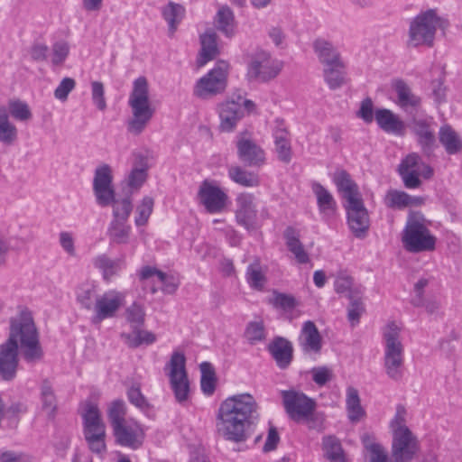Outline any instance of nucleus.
I'll return each mask as SVG.
<instances>
[{
    "instance_id": "nucleus-1",
    "label": "nucleus",
    "mask_w": 462,
    "mask_h": 462,
    "mask_svg": "<svg viewBox=\"0 0 462 462\" xmlns=\"http://www.w3.org/2000/svg\"><path fill=\"white\" fill-rule=\"evenodd\" d=\"M258 418L254 398L249 393L236 394L220 403L216 417L217 430L226 440L244 442Z\"/></svg>"
},
{
    "instance_id": "nucleus-2",
    "label": "nucleus",
    "mask_w": 462,
    "mask_h": 462,
    "mask_svg": "<svg viewBox=\"0 0 462 462\" xmlns=\"http://www.w3.org/2000/svg\"><path fill=\"white\" fill-rule=\"evenodd\" d=\"M9 323V335L5 341L9 345L13 343V346L20 350L25 362L35 364L41 361L43 350L32 313L27 310H22L15 317L10 319Z\"/></svg>"
},
{
    "instance_id": "nucleus-3",
    "label": "nucleus",
    "mask_w": 462,
    "mask_h": 462,
    "mask_svg": "<svg viewBox=\"0 0 462 462\" xmlns=\"http://www.w3.org/2000/svg\"><path fill=\"white\" fill-rule=\"evenodd\" d=\"M132 117L127 121V131L138 135L146 128L153 116L149 97V85L145 77H139L133 82V88L128 98Z\"/></svg>"
},
{
    "instance_id": "nucleus-4",
    "label": "nucleus",
    "mask_w": 462,
    "mask_h": 462,
    "mask_svg": "<svg viewBox=\"0 0 462 462\" xmlns=\"http://www.w3.org/2000/svg\"><path fill=\"white\" fill-rule=\"evenodd\" d=\"M420 215H410L402 231V242L406 251L413 254L435 250L437 237Z\"/></svg>"
},
{
    "instance_id": "nucleus-5",
    "label": "nucleus",
    "mask_w": 462,
    "mask_h": 462,
    "mask_svg": "<svg viewBox=\"0 0 462 462\" xmlns=\"http://www.w3.org/2000/svg\"><path fill=\"white\" fill-rule=\"evenodd\" d=\"M400 328L389 323L383 330L385 373L389 378L399 381L403 376L404 347L400 339Z\"/></svg>"
},
{
    "instance_id": "nucleus-6",
    "label": "nucleus",
    "mask_w": 462,
    "mask_h": 462,
    "mask_svg": "<svg viewBox=\"0 0 462 462\" xmlns=\"http://www.w3.org/2000/svg\"><path fill=\"white\" fill-rule=\"evenodd\" d=\"M440 22V18L431 9L418 14L410 23L408 44L412 47H431Z\"/></svg>"
},
{
    "instance_id": "nucleus-7",
    "label": "nucleus",
    "mask_w": 462,
    "mask_h": 462,
    "mask_svg": "<svg viewBox=\"0 0 462 462\" xmlns=\"http://www.w3.org/2000/svg\"><path fill=\"white\" fill-rule=\"evenodd\" d=\"M282 69V61L273 58L269 52L261 51L252 56L247 65L246 78L249 81L265 83L275 79Z\"/></svg>"
},
{
    "instance_id": "nucleus-8",
    "label": "nucleus",
    "mask_w": 462,
    "mask_h": 462,
    "mask_svg": "<svg viewBox=\"0 0 462 462\" xmlns=\"http://www.w3.org/2000/svg\"><path fill=\"white\" fill-rule=\"evenodd\" d=\"M226 86L227 64L221 61L197 81L193 93L201 99H208L223 93Z\"/></svg>"
},
{
    "instance_id": "nucleus-9",
    "label": "nucleus",
    "mask_w": 462,
    "mask_h": 462,
    "mask_svg": "<svg viewBox=\"0 0 462 462\" xmlns=\"http://www.w3.org/2000/svg\"><path fill=\"white\" fill-rule=\"evenodd\" d=\"M281 396L282 405L290 419L294 421L302 419L310 421L313 420V412L316 408V402L313 399L294 389L281 391Z\"/></svg>"
},
{
    "instance_id": "nucleus-10",
    "label": "nucleus",
    "mask_w": 462,
    "mask_h": 462,
    "mask_svg": "<svg viewBox=\"0 0 462 462\" xmlns=\"http://www.w3.org/2000/svg\"><path fill=\"white\" fill-rule=\"evenodd\" d=\"M167 368H169L168 376L171 387L177 402L181 403L187 401L189 393V383L186 372L185 356L178 351L173 352L165 369Z\"/></svg>"
},
{
    "instance_id": "nucleus-11",
    "label": "nucleus",
    "mask_w": 462,
    "mask_h": 462,
    "mask_svg": "<svg viewBox=\"0 0 462 462\" xmlns=\"http://www.w3.org/2000/svg\"><path fill=\"white\" fill-rule=\"evenodd\" d=\"M419 449V441L410 429L399 430L393 434L391 452L394 462H411Z\"/></svg>"
},
{
    "instance_id": "nucleus-12",
    "label": "nucleus",
    "mask_w": 462,
    "mask_h": 462,
    "mask_svg": "<svg viewBox=\"0 0 462 462\" xmlns=\"http://www.w3.org/2000/svg\"><path fill=\"white\" fill-rule=\"evenodd\" d=\"M125 298L123 292L115 290L96 296L92 322L99 323L104 319L115 317L117 310L125 303Z\"/></svg>"
},
{
    "instance_id": "nucleus-13",
    "label": "nucleus",
    "mask_w": 462,
    "mask_h": 462,
    "mask_svg": "<svg viewBox=\"0 0 462 462\" xmlns=\"http://www.w3.org/2000/svg\"><path fill=\"white\" fill-rule=\"evenodd\" d=\"M347 225L356 238H365L370 226L368 210L365 207L363 199L345 203Z\"/></svg>"
},
{
    "instance_id": "nucleus-14",
    "label": "nucleus",
    "mask_w": 462,
    "mask_h": 462,
    "mask_svg": "<svg viewBox=\"0 0 462 462\" xmlns=\"http://www.w3.org/2000/svg\"><path fill=\"white\" fill-rule=\"evenodd\" d=\"M432 117L416 118L413 117L411 128L416 137L418 145L422 153L428 157L431 156L437 148V141Z\"/></svg>"
},
{
    "instance_id": "nucleus-15",
    "label": "nucleus",
    "mask_w": 462,
    "mask_h": 462,
    "mask_svg": "<svg viewBox=\"0 0 462 462\" xmlns=\"http://www.w3.org/2000/svg\"><path fill=\"white\" fill-rule=\"evenodd\" d=\"M116 442L122 446L137 449L143 444V430L135 420H127L113 427Z\"/></svg>"
},
{
    "instance_id": "nucleus-16",
    "label": "nucleus",
    "mask_w": 462,
    "mask_h": 462,
    "mask_svg": "<svg viewBox=\"0 0 462 462\" xmlns=\"http://www.w3.org/2000/svg\"><path fill=\"white\" fill-rule=\"evenodd\" d=\"M199 198L208 212L220 213L226 206L227 195L217 186L205 180L199 187Z\"/></svg>"
},
{
    "instance_id": "nucleus-17",
    "label": "nucleus",
    "mask_w": 462,
    "mask_h": 462,
    "mask_svg": "<svg viewBox=\"0 0 462 462\" xmlns=\"http://www.w3.org/2000/svg\"><path fill=\"white\" fill-rule=\"evenodd\" d=\"M254 200V196L247 192L238 194L236 199V222L247 230L255 227L257 209Z\"/></svg>"
},
{
    "instance_id": "nucleus-18",
    "label": "nucleus",
    "mask_w": 462,
    "mask_h": 462,
    "mask_svg": "<svg viewBox=\"0 0 462 462\" xmlns=\"http://www.w3.org/2000/svg\"><path fill=\"white\" fill-rule=\"evenodd\" d=\"M20 350L6 341L0 344V380L12 382L17 375Z\"/></svg>"
},
{
    "instance_id": "nucleus-19",
    "label": "nucleus",
    "mask_w": 462,
    "mask_h": 462,
    "mask_svg": "<svg viewBox=\"0 0 462 462\" xmlns=\"http://www.w3.org/2000/svg\"><path fill=\"white\" fill-rule=\"evenodd\" d=\"M239 160L249 167H261L265 162L264 151L254 141L241 138L236 143Z\"/></svg>"
},
{
    "instance_id": "nucleus-20",
    "label": "nucleus",
    "mask_w": 462,
    "mask_h": 462,
    "mask_svg": "<svg viewBox=\"0 0 462 462\" xmlns=\"http://www.w3.org/2000/svg\"><path fill=\"white\" fill-rule=\"evenodd\" d=\"M299 346L305 354H319L322 348V337L311 320L302 324L299 337Z\"/></svg>"
},
{
    "instance_id": "nucleus-21",
    "label": "nucleus",
    "mask_w": 462,
    "mask_h": 462,
    "mask_svg": "<svg viewBox=\"0 0 462 462\" xmlns=\"http://www.w3.org/2000/svg\"><path fill=\"white\" fill-rule=\"evenodd\" d=\"M314 53L323 67L339 65L342 60L338 49L329 41L324 38H318L312 44Z\"/></svg>"
},
{
    "instance_id": "nucleus-22",
    "label": "nucleus",
    "mask_w": 462,
    "mask_h": 462,
    "mask_svg": "<svg viewBox=\"0 0 462 462\" xmlns=\"http://www.w3.org/2000/svg\"><path fill=\"white\" fill-rule=\"evenodd\" d=\"M268 350L281 369L287 368L292 361V344L284 337H276L269 344Z\"/></svg>"
},
{
    "instance_id": "nucleus-23",
    "label": "nucleus",
    "mask_w": 462,
    "mask_h": 462,
    "mask_svg": "<svg viewBox=\"0 0 462 462\" xmlns=\"http://www.w3.org/2000/svg\"><path fill=\"white\" fill-rule=\"evenodd\" d=\"M333 180L338 192L342 194L345 203L362 199L357 184L352 180L350 174L344 170L335 172Z\"/></svg>"
},
{
    "instance_id": "nucleus-24",
    "label": "nucleus",
    "mask_w": 462,
    "mask_h": 462,
    "mask_svg": "<svg viewBox=\"0 0 462 462\" xmlns=\"http://www.w3.org/2000/svg\"><path fill=\"white\" fill-rule=\"evenodd\" d=\"M311 189L317 199V205L322 217L327 220L333 217L337 208L333 195L319 182H313Z\"/></svg>"
},
{
    "instance_id": "nucleus-25",
    "label": "nucleus",
    "mask_w": 462,
    "mask_h": 462,
    "mask_svg": "<svg viewBox=\"0 0 462 462\" xmlns=\"http://www.w3.org/2000/svg\"><path fill=\"white\" fill-rule=\"evenodd\" d=\"M218 114L221 130L231 132L244 116V108H241L237 103L224 102L219 105Z\"/></svg>"
},
{
    "instance_id": "nucleus-26",
    "label": "nucleus",
    "mask_w": 462,
    "mask_h": 462,
    "mask_svg": "<svg viewBox=\"0 0 462 462\" xmlns=\"http://www.w3.org/2000/svg\"><path fill=\"white\" fill-rule=\"evenodd\" d=\"M148 170L147 157L141 153L135 154L133 168L125 180L127 187L132 191L137 190L143 186L148 177Z\"/></svg>"
},
{
    "instance_id": "nucleus-27",
    "label": "nucleus",
    "mask_w": 462,
    "mask_h": 462,
    "mask_svg": "<svg viewBox=\"0 0 462 462\" xmlns=\"http://www.w3.org/2000/svg\"><path fill=\"white\" fill-rule=\"evenodd\" d=\"M374 119L379 127L386 133L396 135H402L404 133L403 122L389 109H377L374 113Z\"/></svg>"
},
{
    "instance_id": "nucleus-28",
    "label": "nucleus",
    "mask_w": 462,
    "mask_h": 462,
    "mask_svg": "<svg viewBox=\"0 0 462 462\" xmlns=\"http://www.w3.org/2000/svg\"><path fill=\"white\" fill-rule=\"evenodd\" d=\"M201 49L197 60L199 67H203L218 55L217 35L213 31H208L200 35Z\"/></svg>"
},
{
    "instance_id": "nucleus-29",
    "label": "nucleus",
    "mask_w": 462,
    "mask_h": 462,
    "mask_svg": "<svg viewBox=\"0 0 462 462\" xmlns=\"http://www.w3.org/2000/svg\"><path fill=\"white\" fill-rule=\"evenodd\" d=\"M439 141L448 155H457L462 152V138L449 125L440 126Z\"/></svg>"
},
{
    "instance_id": "nucleus-30",
    "label": "nucleus",
    "mask_w": 462,
    "mask_h": 462,
    "mask_svg": "<svg viewBox=\"0 0 462 462\" xmlns=\"http://www.w3.org/2000/svg\"><path fill=\"white\" fill-rule=\"evenodd\" d=\"M216 28L226 37L232 38L236 34V23L234 12L228 5H222L215 16Z\"/></svg>"
},
{
    "instance_id": "nucleus-31",
    "label": "nucleus",
    "mask_w": 462,
    "mask_h": 462,
    "mask_svg": "<svg viewBox=\"0 0 462 462\" xmlns=\"http://www.w3.org/2000/svg\"><path fill=\"white\" fill-rule=\"evenodd\" d=\"M92 263L102 273L103 278L106 282L116 276L124 266L123 259H111L106 254L96 256Z\"/></svg>"
},
{
    "instance_id": "nucleus-32",
    "label": "nucleus",
    "mask_w": 462,
    "mask_h": 462,
    "mask_svg": "<svg viewBox=\"0 0 462 462\" xmlns=\"http://www.w3.org/2000/svg\"><path fill=\"white\" fill-rule=\"evenodd\" d=\"M393 88L398 97V105L402 109L406 111L408 108L417 109L420 106L421 98L415 95L403 80H396Z\"/></svg>"
},
{
    "instance_id": "nucleus-33",
    "label": "nucleus",
    "mask_w": 462,
    "mask_h": 462,
    "mask_svg": "<svg viewBox=\"0 0 462 462\" xmlns=\"http://www.w3.org/2000/svg\"><path fill=\"white\" fill-rule=\"evenodd\" d=\"M132 227L128 222L111 220L106 235L111 244L126 245L130 242Z\"/></svg>"
},
{
    "instance_id": "nucleus-34",
    "label": "nucleus",
    "mask_w": 462,
    "mask_h": 462,
    "mask_svg": "<svg viewBox=\"0 0 462 462\" xmlns=\"http://www.w3.org/2000/svg\"><path fill=\"white\" fill-rule=\"evenodd\" d=\"M84 420V434L105 430L100 412L97 405L88 403L82 414Z\"/></svg>"
},
{
    "instance_id": "nucleus-35",
    "label": "nucleus",
    "mask_w": 462,
    "mask_h": 462,
    "mask_svg": "<svg viewBox=\"0 0 462 462\" xmlns=\"http://www.w3.org/2000/svg\"><path fill=\"white\" fill-rule=\"evenodd\" d=\"M324 456L330 462H346L341 443L335 436H325L322 439Z\"/></svg>"
},
{
    "instance_id": "nucleus-36",
    "label": "nucleus",
    "mask_w": 462,
    "mask_h": 462,
    "mask_svg": "<svg viewBox=\"0 0 462 462\" xmlns=\"http://www.w3.org/2000/svg\"><path fill=\"white\" fill-rule=\"evenodd\" d=\"M162 14L168 23L171 34H173L185 15V8L180 4L170 1L167 5L162 8Z\"/></svg>"
},
{
    "instance_id": "nucleus-37",
    "label": "nucleus",
    "mask_w": 462,
    "mask_h": 462,
    "mask_svg": "<svg viewBox=\"0 0 462 462\" xmlns=\"http://www.w3.org/2000/svg\"><path fill=\"white\" fill-rule=\"evenodd\" d=\"M228 176L234 182L244 187L254 188L260 184L258 174L244 170L239 166L230 167Z\"/></svg>"
},
{
    "instance_id": "nucleus-38",
    "label": "nucleus",
    "mask_w": 462,
    "mask_h": 462,
    "mask_svg": "<svg viewBox=\"0 0 462 462\" xmlns=\"http://www.w3.org/2000/svg\"><path fill=\"white\" fill-rule=\"evenodd\" d=\"M345 62L336 65L323 67V77L330 89L339 88L345 82L346 71Z\"/></svg>"
},
{
    "instance_id": "nucleus-39",
    "label": "nucleus",
    "mask_w": 462,
    "mask_h": 462,
    "mask_svg": "<svg viewBox=\"0 0 462 462\" xmlns=\"http://www.w3.org/2000/svg\"><path fill=\"white\" fill-rule=\"evenodd\" d=\"M348 418L352 422L358 421L365 414L360 403L358 391L354 387H348L346 399Z\"/></svg>"
},
{
    "instance_id": "nucleus-40",
    "label": "nucleus",
    "mask_w": 462,
    "mask_h": 462,
    "mask_svg": "<svg viewBox=\"0 0 462 462\" xmlns=\"http://www.w3.org/2000/svg\"><path fill=\"white\" fill-rule=\"evenodd\" d=\"M17 138V129L9 121L8 113L4 106H0V142L4 144H11Z\"/></svg>"
},
{
    "instance_id": "nucleus-41",
    "label": "nucleus",
    "mask_w": 462,
    "mask_h": 462,
    "mask_svg": "<svg viewBox=\"0 0 462 462\" xmlns=\"http://www.w3.org/2000/svg\"><path fill=\"white\" fill-rule=\"evenodd\" d=\"M200 386L206 395H211L216 389V374L212 365L208 362L200 364Z\"/></svg>"
},
{
    "instance_id": "nucleus-42",
    "label": "nucleus",
    "mask_w": 462,
    "mask_h": 462,
    "mask_svg": "<svg viewBox=\"0 0 462 462\" xmlns=\"http://www.w3.org/2000/svg\"><path fill=\"white\" fill-rule=\"evenodd\" d=\"M113 208L112 220L128 222L133 210L132 200L130 197L124 199H115L111 203Z\"/></svg>"
},
{
    "instance_id": "nucleus-43",
    "label": "nucleus",
    "mask_w": 462,
    "mask_h": 462,
    "mask_svg": "<svg viewBox=\"0 0 462 462\" xmlns=\"http://www.w3.org/2000/svg\"><path fill=\"white\" fill-rule=\"evenodd\" d=\"M41 401L42 410L49 416H52L57 408V401L52 387L47 380L41 385Z\"/></svg>"
},
{
    "instance_id": "nucleus-44",
    "label": "nucleus",
    "mask_w": 462,
    "mask_h": 462,
    "mask_svg": "<svg viewBox=\"0 0 462 462\" xmlns=\"http://www.w3.org/2000/svg\"><path fill=\"white\" fill-rule=\"evenodd\" d=\"M244 336L250 345L263 341L266 337L263 322L262 320L250 321L246 325Z\"/></svg>"
},
{
    "instance_id": "nucleus-45",
    "label": "nucleus",
    "mask_w": 462,
    "mask_h": 462,
    "mask_svg": "<svg viewBox=\"0 0 462 462\" xmlns=\"http://www.w3.org/2000/svg\"><path fill=\"white\" fill-rule=\"evenodd\" d=\"M245 277L251 288L257 291L263 289L266 279L258 262L248 265Z\"/></svg>"
},
{
    "instance_id": "nucleus-46",
    "label": "nucleus",
    "mask_w": 462,
    "mask_h": 462,
    "mask_svg": "<svg viewBox=\"0 0 462 462\" xmlns=\"http://www.w3.org/2000/svg\"><path fill=\"white\" fill-rule=\"evenodd\" d=\"M410 195L404 191L390 189L384 199L385 205L390 208L403 209L409 207Z\"/></svg>"
},
{
    "instance_id": "nucleus-47",
    "label": "nucleus",
    "mask_w": 462,
    "mask_h": 462,
    "mask_svg": "<svg viewBox=\"0 0 462 462\" xmlns=\"http://www.w3.org/2000/svg\"><path fill=\"white\" fill-rule=\"evenodd\" d=\"M154 201L151 197H144L136 208V217L134 223L137 226H144L153 209Z\"/></svg>"
},
{
    "instance_id": "nucleus-48",
    "label": "nucleus",
    "mask_w": 462,
    "mask_h": 462,
    "mask_svg": "<svg viewBox=\"0 0 462 462\" xmlns=\"http://www.w3.org/2000/svg\"><path fill=\"white\" fill-rule=\"evenodd\" d=\"M108 419L111 423L112 428L115 425H118L127 420L125 419V403L122 400H115L111 402L107 411Z\"/></svg>"
},
{
    "instance_id": "nucleus-49",
    "label": "nucleus",
    "mask_w": 462,
    "mask_h": 462,
    "mask_svg": "<svg viewBox=\"0 0 462 462\" xmlns=\"http://www.w3.org/2000/svg\"><path fill=\"white\" fill-rule=\"evenodd\" d=\"M348 299L350 303L347 309V318L352 325H355L359 322L361 315L365 312V307L359 294L350 293Z\"/></svg>"
},
{
    "instance_id": "nucleus-50",
    "label": "nucleus",
    "mask_w": 462,
    "mask_h": 462,
    "mask_svg": "<svg viewBox=\"0 0 462 462\" xmlns=\"http://www.w3.org/2000/svg\"><path fill=\"white\" fill-rule=\"evenodd\" d=\"M112 170L108 164H103L95 171L93 187H113Z\"/></svg>"
},
{
    "instance_id": "nucleus-51",
    "label": "nucleus",
    "mask_w": 462,
    "mask_h": 462,
    "mask_svg": "<svg viewBox=\"0 0 462 462\" xmlns=\"http://www.w3.org/2000/svg\"><path fill=\"white\" fill-rule=\"evenodd\" d=\"M125 315L127 321L134 328L142 326L144 321V310L142 305L136 302H134L126 309Z\"/></svg>"
},
{
    "instance_id": "nucleus-52",
    "label": "nucleus",
    "mask_w": 462,
    "mask_h": 462,
    "mask_svg": "<svg viewBox=\"0 0 462 462\" xmlns=\"http://www.w3.org/2000/svg\"><path fill=\"white\" fill-rule=\"evenodd\" d=\"M85 439L88 444L90 450L94 453L100 454L106 449L105 436L106 430L98 432L85 433Z\"/></svg>"
},
{
    "instance_id": "nucleus-53",
    "label": "nucleus",
    "mask_w": 462,
    "mask_h": 462,
    "mask_svg": "<svg viewBox=\"0 0 462 462\" xmlns=\"http://www.w3.org/2000/svg\"><path fill=\"white\" fill-rule=\"evenodd\" d=\"M93 191L97 203L103 208L111 205L116 199L113 187H93Z\"/></svg>"
},
{
    "instance_id": "nucleus-54",
    "label": "nucleus",
    "mask_w": 462,
    "mask_h": 462,
    "mask_svg": "<svg viewBox=\"0 0 462 462\" xmlns=\"http://www.w3.org/2000/svg\"><path fill=\"white\" fill-rule=\"evenodd\" d=\"M421 158L416 152H411L403 158L398 166V171H420Z\"/></svg>"
},
{
    "instance_id": "nucleus-55",
    "label": "nucleus",
    "mask_w": 462,
    "mask_h": 462,
    "mask_svg": "<svg viewBox=\"0 0 462 462\" xmlns=\"http://www.w3.org/2000/svg\"><path fill=\"white\" fill-rule=\"evenodd\" d=\"M271 302L275 308L284 310H292L296 306V300L293 296L278 291H273Z\"/></svg>"
},
{
    "instance_id": "nucleus-56",
    "label": "nucleus",
    "mask_w": 462,
    "mask_h": 462,
    "mask_svg": "<svg viewBox=\"0 0 462 462\" xmlns=\"http://www.w3.org/2000/svg\"><path fill=\"white\" fill-rule=\"evenodd\" d=\"M51 51V62L54 65H60L62 64L67 59L69 52V46L68 42L64 41H60L52 45Z\"/></svg>"
},
{
    "instance_id": "nucleus-57",
    "label": "nucleus",
    "mask_w": 462,
    "mask_h": 462,
    "mask_svg": "<svg viewBox=\"0 0 462 462\" xmlns=\"http://www.w3.org/2000/svg\"><path fill=\"white\" fill-rule=\"evenodd\" d=\"M91 95L94 105L101 111L106 107L105 99V89L103 83L99 81H93L91 83Z\"/></svg>"
},
{
    "instance_id": "nucleus-58",
    "label": "nucleus",
    "mask_w": 462,
    "mask_h": 462,
    "mask_svg": "<svg viewBox=\"0 0 462 462\" xmlns=\"http://www.w3.org/2000/svg\"><path fill=\"white\" fill-rule=\"evenodd\" d=\"M11 115L21 121L29 119L32 116L31 111L27 104L21 101H12L9 104Z\"/></svg>"
},
{
    "instance_id": "nucleus-59",
    "label": "nucleus",
    "mask_w": 462,
    "mask_h": 462,
    "mask_svg": "<svg viewBox=\"0 0 462 462\" xmlns=\"http://www.w3.org/2000/svg\"><path fill=\"white\" fill-rule=\"evenodd\" d=\"M75 86L76 82L73 79L64 78L54 90V97L60 101L67 100L69 94L74 89Z\"/></svg>"
},
{
    "instance_id": "nucleus-60",
    "label": "nucleus",
    "mask_w": 462,
    "mask_h": 462,
    "mask_svg": "<svg viewBox=\"0 0 462 462\" xmlns=\"http://www.w3.org/2000/svg\"><path fill=\"white\" fill-rule=\"evenodd\" d=\"M312 380L319 385L323 386L332 379V370L327 366L313 367L310 371Z\"/></svg>"
},
{
    "instance_id": "nucleus-61",
    "label": "nucleus",
    "mask_w": 462,
    "mask_h": 462,
    "mask_svg": "<svg viewBox=\"0 0 462 462\" xmlns=\"http://www.w3.org/2000/svg\"><path fill=\"white\" fill-rule=\"evenodd\" d=\"M157 281L162 284V291L168 294L174 293L180 285V282L176 277L163 272L159 273Z\"/></svg>"
},
{
    "instance_id": "nucleus-62",
    "label": "nucleus",
    "mask_w": 462,
    "mask_h": 462,
    "mask_svg": "<svg viewBox=\"0 0 462 462\" xmlns=\"http://www.w3.org/2000/svg\"><path fill=\"white\" fill-rule=\"evenodd\" d=\"M393 434L399 430L409 429L406 425V410L402 405H398L394 418L390 423Z\"/></svg>"
},
{
    "instance_id": "nucleus-63",
    "label": "nucleus",
    "mask_w": 462,
    "mask_h": 462,
    "mask_svg": "<svg viewBox=\"0 0 462 462\" xmlns=\"http://www.w3.org/2000/svg\"><path fill=\"white\" fill-rule=\"evenodd\" d=\"M403 185L407 189H417L421 185L420 180V171H398Z\"/></svg>"
},
{
    "instance_id": "nucleus-64",
    "label": "nucleus",
    "mask_w": 462,
    "mask_h": 462,
    "mask_svg": "<svg viewBox=\"0 0 462 462\" xmlns=\"http://www.w3.org/2000/svg\"><path fill=\"white\" fill-rule=\"evenodd\" d=\"M352 278L349 276H339L335 281V291L337 293H347V297L352 294H359V292L351 289Z\"/></svg>"
}]
</instances>
